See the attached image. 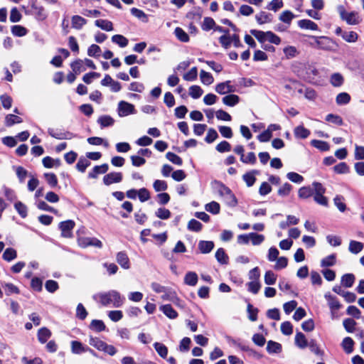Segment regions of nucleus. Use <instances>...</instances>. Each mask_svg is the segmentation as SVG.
Masks as SVG:
<instances>
[{
    "mask_svg": "<svg viewBox=\"0 0 364 364\" xmlns=\"http://www.w3.org/2000/svg\"><path fill=\"white\" fill-rule=\"evenodd\" d=\"M265 36L266 41H269V43L275 45H279L281 43L280 38L272 31H266Z\"/></svg>",
    "mask_w": 364,
    "mask_h": 364,
    "instance_id": "54",
    "label": "nucleus"
},
{
    "mask_svg": "<svg viewBox=\"0 0 364 364\" xmlns=\"http://www.w3.org/2000/svg\"><path fill=\"white\" fill-rule=\"evenodd\" d=\"M350 100V96L346 92L339 93L336 99L338 105H346Z\"/></svg>",
    "mask_w": 364,
    "mask_h": 364,
    "instance_id": "56",
    "label": "nucleus"
},
{
    "mask_svg": "<svg viewBox=\"0 0 364 364\" xmlns=\"http://www.w3.org/2000/svg\"><path fill=\"white\" fill-rule=\"evenodd\" d=\"M161 299L164 301H170L175 304H178L177 302L179 301L176 291L168 288L166 289V291H164Z\"/></svg>",
    "mask_w": 364,
    "mask_h": 364,
    "instance_id": "14",
    "label": "nucleus"
},
{
    "mask_svg": "<svg viewBox=\"0 0 364 364\" xmlns=\"http://www.w3.org/2000/svg\"><path fill=\"white\" fill-rule=\"evenodd\" d=\"M14 207L21 218H24L27 216V207L23 203L18 201L14 204Z\"/></svg>",
    "mask_w": 364,
    "mask_h": 364,
    "instance_id": "58",
    "label": "nucleus"
},
{
    "mask_svg": "<svg viewBox=\"0 0 364 364\" xmlns=\"http://www.w3.org/2000/svg\"><path fill=\"white\" fill-rule=\"evenodd\" d=\"M325 298L328 301V304L332 312L341 308V305L336 297L331 296L330 294H326Z\"/></svg>",
    "mask_w": 364,
    "mask_h": 364,
    "instance_id": "21",
    "label": "nucleus"
},
{
    "mask_svg": "<svg viewBox=\"0 0 364 364\" xmlns=\"http://www.w3.org/2000/svg\"><path fill=\"white\" fill-rule=\"evenodd\" d=\"M44 178L48 183V184L51 188H55L58 185V178L55 173H44Z\"/></svg>",
    "mask_w": 364,
    "mask_h": 364,
    "instance_id": "43",
    "label": "nucleus"
},
{
    "mask_svg": "<svg viewBox=\"0 0 364 364\" xmlns=\"http://www.w3.org/2000/svg\"><path fill=\"white\" fill-rule=\"evenodd\" d=\"M203 225L195 219H191L188 223V229L194 231L198 232L202 229Z\"/></svg>",
    "mask_w": 364,
    "mask_h": 364,
    "instance_id": "59",
    "label": "nucleus"
},
{
    "mask_svg": "<svg viewBox=\"0 0 364 364\" xmlns=\"http://www.w3.org/2000/svg\"><path fill=\"white\" fill-rule=\"evenodd\" d=\"M338 12L341 18L346 21L348 25H358L360 22V18L356 11H347L344 6L340 5L337 7Z\"/></svg>",
    "mask_w": 364,
    "mask_h": 364,
    "instance_id": "2",
    "label": "nucleus"
},
{
    "mask_svg": "<svg viewBox=\"0 0 364 364\" xmlns=\"http://www.w3.org/2000/svg\"><path fill=\"white\" fill-rule=\"evenodd\" d=\"M292 186L288 183H285L282 187L279 188L278 195L282 197L287 196L289 195Z\"/></svg>",
    "mask_w": 364,
    "mask_h": 364,
    "instance_id": "60",
    "label": "nucleus"
},
{
    "mask_svg": "<svg viewBox=\"0 0 364 364\" xmlns=\"http://www.w3.org/2000/svg\"><path fill=\"white\" fill-rule=\"evenodd\" d=\"M257 174H259V171L252 170L250 171L245 173L242 176V179L245 182L247 187H251L255 184L256 181L255 175Z\"/></svg>",
    "mask_w": 364,
    "mask_h": 364,
    "instance_id": "9",
    "label": "nucleus"
},
{
    "mask_svg": "<svg viewBox=\"0 0 364 364\" xmlns=\"http://www.w3.org/2000/svg\"><path fill=\"white\" fill-rule=\"evenodd\" d=\"M314 194L313 189L309 186H303L299 189L298 196L300 198L306 199Z\"/></svg>",
    "mask_w": 364,
    "mask_h": 364,
    "instance_id": "33",
    "label": "nucleus"
},
{
    "mask_svg": "<svg viewBox=\"0 0 364 364\" xmlns=\"http://www.w3.org/2000/svg\"><path fill=\"white\" fill-rule=\"evenodd\" d=\"M343 82L344 78L341 74L336 73L331 75L330 82L333 87H341Z\"/></svg>",
    "mask_w": 364,
    "mask_h": 364,
    "instance_id": "30",
    "label": "nucleus"
},
{
    "mask_svg": "<svg viewBox=\"0 0 364 364\" xmlns=\"http://www.w3.org/2000/svg\"><path fill=\"white\" fill-rule=\"evenodd\" d=\"M113 43L119 45L121 48H124L128 45V39L122 35L116 34L112 37Z\"/></svg>",
    "mask_w": 364,
    "mask_h": 364,
    "instance_id": "34",
    "label": "nucleus"
},
{
    "mask_svg": "<svg viewBox=\"0 0 364 364\" xmlns=\"http://www.w3.org/2000/svg\"><path fill=\"white\" fill-rule=\"evenodd\" d=\"M267 350L269 353H277L282 350V345L273 341H269L267 345Z\"/></svg>",
    "mask_w": 364,
    "mask_h": 364,
    "instance_id": "32",
    "label": "nucleus"
},
{
    "mask_svg": "<svg viewBox=\"0 0 364 364\" xmlns=\"http://www.w3.org/2000/svg\"><path fill=\"white\" fill-rule=\"evenodd\" d=\"M281 331L283 334L289 336L293 333V326L289 321H284L281 324Z\"/></svg>",
    "mask_w": 364,
    "mask_h": 364,
    "instance_id": "62",
    "label": "nucleus"
},
{
    "mask_svg": "<svg viewBox=\"0 0 364 364\" xmlns=\"http://www.w3.org/2000/svg\"><path fill=\"white\" fill-rule=\"evenodd\" d=\"M311 144L314 147H315L322 151H328L330 148L328 144L326 141L317 140V139L311 140Z\"/></svg>",
    "mask_w": 364,
    "mask_h": 364,
    "instance_id": "40",
    "label": "nucleus"
},
{
    "mask_svg": "<svg viewBox=\"0 0 364 364\" xmlns=\"http://www.w3.org/2000/svg\"><path fill=\"white\" fill-rule=\"evenodd\" d=\"M22 122V119L15 114H9L5 117V125L6 127H11L15 124H19Z\"/></svg>",
    "mask_w": 364,
    "mask_h": 364,
    "instance_id": "29",
    "label": "nucleus"
},
{
    "mask_svg": "<svg viewBox=\"0 0 364 364\" xmlns=\"http://www.w3.org/2000/svg\"><path fill=\"white\" fill-rule=\"evenodd\" d=\"M240 101V97L236 95H228L223 98V102L230 107L237 105Z\"/></svg>",
    "mask_w": 364,
    "mask_h": 364,
    "instance_id": "31",
    "label": "nucleus"
},
{
    "mask_svg": "<svg viewBox=\"0 0 364 364\" xmlns=\"http://www.w3.org/2000/svg\"><path fill=\"white\" fill-rule=\"evenodd\" d=\"M343 327L348 333H352L355 331L356 322L352 318H346L343 321Z\"/></svg>",
    "mask_w": 364,
    "mask_h": 364,
    "instance_id": "53",
    "label": "nucleus"
},
{
    "mask_svg": "<svg viewBox=\"0 0 364 364\" xmlns=\"http://www.w3.org/2000/svg\"><path fill=\"white\" fill-rule=\"evenodd\" d=\"M75 223L72 220L60 222L59 223V228L61 230V235L63 237L70 238L73 237V230Z\"/></svg>",
    "mask_w": 364,
    "mask_h": 364,
    "instance_id": "4",
    "label": "nucleus"
},
{
    "mask_svg": "<svg viewBox=\"0 0 364 364\" xmlns=\"http://www.w3.org/2000/svg\"><path fill=\"white\" fill-rule=\"evenodd\" d=\"M355 281V276L353 274H346L341 278V284L345 287H351Z\"/></svg>",
    "mask_w": 364,
    "mask_h": 364,
    "instance_id": "39",
    "label": "nucleus"
},
{
    "mask_svg": "<svg viewBox=\"0 0 364 364\" xmlns=\"http://www.w3.org/2000/svg\"><path fill=\"white\" fill-rule=\"evenodd\" d=\"M91 164L90 161L85 158H80L78 160L77 164H76V168L83 173L85 171L86 168L90 166Z\"/></svg>",
    "mask_w": 364,
    "mask_h": 364,
    "instance_id": "50",
    "label": "nucleus"
},
{
    "mask_svg": "<svg viewBox=\"0 0 364 364\" xmlns=\"http://www.w3.org/2000/svg\"><path fill=\"white\" fill-rule=\"evenodd\" d=\"M155 214L156 217L162 220H166L171 217L170 210L164 208H159Z\"/></svg>",
    "mask_w": 364,
    "mask_h": 364,
    "instance_id": "61",
    "label": "nucleus"
},
{
    "mask_svg": "<svg viewBox=\"0 0 364 364\" xmlns=\"http://www.w3.org/2000/svg\"><path fill=\"white\" fill-rule=\"evenodd\" d=\"M197 75L198 69L196 67H193L183 75V79L186 81H193L196 80Z\"/></svg>",
    "mask_w": 364,
    "mask_h": 364,
    "instance_id": "63",
    "label": "nucleus"
},
{
    "mask_svg": "<svg viewBox=\"0 0 364 364\" xmlns=\"http://www.w3.org/2000/svg\"><path fill=\"white\" fill-rule=\"evenodd\" d=\"M166 159L174 164L181 166L183 164L182 159L173 152H167L166 154Z\"/></svg>",
    "mask_w": 364,
    "mask_h": 364,
    "instance_id": "55",
    "label": "nucleus"
},
{
    "mask_svg": "<svg viewBox=\"0 0 364 364\" xmlns=\"http://www.w3.org/2000/svg\"><path fill=\"white\" fill-rule=\"evenodd\" d=\"M160 310L169 318L174 319L178 316V313L170 304L162 305Z\"/></svg>",
    "mask_w": 364,
    "mask_h": 364,
    "instance_id": "19",
    "label": "nucleus"
},
{
    "mask_svg": "<svg viewBox=\"0 0 364 364\" xmlns=\"http://www.w3.org/2000/svg\"><path fill=\"white\" fill-rule=\"evenodd\" d=\"M71 352L73 354H82L87 352V346H84L78 341H73L70 343Z\"/></svg>",
    "mask_w": 364,
    "mask_h": 364,
    "instance_id": "12",
    "label": "nucleus"
},
{
    "mask_svg": "<svg viewBox=\"0 0 364 364\" xmlns=\"http://www.w3.org/2000/svg\"><path fill=\"white\" fill-rule=\"evenodd\" d=\"M117 262L124 269L130 268V262L124 251L119 252L116 256Z\"/></svg>",
    "mask_w": 364,
    "mask_h": 364,
    "instance_id": "8",
    "label": "nucleus"
},
{
    "mask_svg": "<svg viewBox=\"0 0 364 364\" xmlns=\"http://www.w3.org/2000/svg\"><path fill=\"white\" fill-rule=\"evenodd\" d=\"M294 134L296 138L306 139L310 135V131L304 126L299 125L294 128Z\"/></svg>",
    "mask_w": 364,
    "mask_h": 364,
    "instance_id": "18",
    "label": "nucleus"
},
{
    "mask_svg": "<svg viewBox=\"0 0 364 364\" xmlns=\"http://www.w3.org/2000/svg\"><path fill=\"white\" fill-rule=\"evenodd\" d=\"M230 81H226L218 84L215 87V91L220 95H224L232 92V86L230 85Z\"/></svg>",
    "mask_w": 364,
    "mask_h": 364,
    "instance_id": "22",
    "label": "nucleus"
},
{
    "mask_svg": "<svg viewBox=\"0 0 364 364\" xmlns=\"http://www.w3.org/2000/svg\"><path fill=\"white\" fill-rule=\"evenodd\" d=\"M214 248V242L212 241L201 240L198 243V249L203 254L210 252Z\"/></svg>",
    "mask_w": 364,
    "mask_h": 364,
    "instance_id": "16",
    "label": "nucleus"
},
{
    "mask_svg": "<svg viewBox=\"0 0 364 364\" xmlns=\"http://www.w3.org/2000/svg\"><path fill=\"white\" fill-rule=\"evenodd\" d=\"M308 346L310 350L316 355L322 356L323 355V351L321 350L317 344L316 340L311 339L309 343Z\"/></svg>",
    "mask_w": 364,
    "mask_h": 364,
    "instance_id": "51",
    "label": "nucleus"
},
{
    "mask_svg": "<svg viewBox=\"0 0 364 364\" xmlns=\"http://www.w3.org/2000/svg\"><path fill=\"white\" fill-rule=\"evenodd\" d=\"M51 332L47 328H41L38 332V338L41 343H45L50 337Z\"/></svg>",
    "mask_w": 364,
    "mask_h": 364,
    "instance_id": "27",
    "label": "nucleus"
},
{
    "mask_svg": "<svg viewBox=\"0 0 364 364\" xmlns=\"http://www.w3.org/2000/svg\"><path fill=\"white\" fill-rule=\"evenodd\" d=\"M90 346L97 348L98 350L103 351L106 343L100 340L99 338L90 336L89 339Z\"/></svg>",
    "mask_w": 364,
    "mask_h": 364,
    "instance_id": "26",
    "label": "nucleus"
},
{
    "mask_svg": "<svg viewBox=\"0 0 364 364\" xmlns=\"http://www.w3.org/2000/svg\"><path fill=\"white\" fill-rule=\"evenodd\" d=\"M298 26L302 29L316 31L318 26L314 21L309 19H302L298 21Z\"/></svg>",
    "mask_w": 364,
    "mask_h": 364,
    "instance_id": "13",
    "label": "nucleus"
},
{
    "mask_svg": "<svg viewBox=\"0 0 364 364\" xmlns=\"http://www.w3.org/2000/svg\"><path fill=\"white\" fill-rule=\"evenodd\" d=\"M308 341L305 335L301 332H297L295 336V344L299 348L304 349L308 346Z\"/></svg>",
    "mask_w": 364,
    "mask_h": 364,
    "instance_id": "17",
    "label": "nucleus"
},
{
    "mask_svg": "<svg viewBox=\"0 0 364 364\" xmlns=\"http://www.w3.org/2000/svg\"><path fill=\"white\" fill-rule=\"evenodd\" d=\"M11 33L14 36H18V37H23L26 36L28 33L27 29L20 25H15L11 26Z\"/></svg>",
    "mask_w": 364,
    "mask_h": 364,
    "instance_id": "38",
    "label": "nucleus"
},
{
    "mask_svg": "<svg viewBox=\"0 0 364 364\" xmlns=\"http://www.w3.org/2000/svg\"><path fill=\"white\" fill-rule=\"evenodd\" d=\"M342 347L346 353H351L353 350L354 341L350 337H346L342 341Z\"/></svg>",
    "mask_w": 364,
    "mask_h": 364,
    "instance_id": "35",
    "label": "nucleus"
},
{
    "mask_svg": "<svg viewBox=\"0 0 364 364\" xmlns=\"http://www.w3.org/2000/svg\"><path fill=\"white\" fill-rule=\"evenodd\" d=\"M90 328L96 332H101L105 330L106 326L102 320L94 319L90 324Z\"/></svg>",
    "mask_w": 364,
    "mask_h": 364,
    "instance_id": "28",
    "label": "nucleus"
},
{
    "mask_svg": "<svg viewBox=\"0 0 364 364\" xmlns=\"http://www.w3.org/2000/svg\"><path fill=\"white\" fill-rule=\"evenodd\" d=\"M94 299L99 300L102 306H107L112 305L113 307H120L124 298L121 296L119 292L116 290H110L107 292L100 293L93 296Z\"/></svg>",
    "mask_w": 364,
    "mask_h": 364,
    "instance_id": "1",
    "label": "nucleus"
},
{
    "mask_svg": "<svg viewBox=\"0 0 364 364\" xmlns=\"http://www.w3.org/2000/svg\"><path fill=\"white\" fill-rule=\"evenodd\" d=\"M200 77L202 83L206 85H209L213 82V77L212 75L205 70H202L200 73Z\"/></svg>",
    "mask_w": 364,
    "mask_h": 364,
    "instance_id": "42",
    "label": "nucleus"
},
{
    "mask_svg": "<svg viewBox=\"0 0 364 364\" xmlns=\"http://www.w3.org/2000/svg\"><path fill=\"white\" fill-rule=\"evenodd\" d=\"M215 258L218 262L225 264L228 262V257L223 248H219L215 252Z\"/></svg>",
    "mask_w": 364,
    "mask_h": 364,
    "instance_id": "44",
    "label": "nucleus"
},
{
    "mask_svg": "<svg viewBox=\"0 0 364 364\" xmlns=\"http://www.w3.org/2000/svg\"><path fill=\"white\" fill-rule=\"evenodd\" d=\"M203 93V90L198 85H192L189 88V95L193 99L199 98Z\"/></svg>",
    "mask_w": 364,
    "mask_h": 364,
    "instance_id": "49",
    "label": "nucleus"
},
{
    "mask_svg": "<svg viewBox=\"0 0 364 364\" xmlns=\"http://www.w3.org/2000/svg\"><path fill=\"white\" fill-rule=\"evenodd\" d=\"M214 187L217 190L218 193L220 194V196L223 198L228 195L231 190L226 186L225 184H223L222 182L215 181H214Z\"/></svg>",
    "mask_w": 364,
    "mask_h": 364,
    "instance_id": "23",
    "label": "nucleus"
},
{
    "mask_svg": "<svg viewBox=\"0 0 364 364\" xmlns=\"http://www.w3.org/2000/svg\"><path fill=\"white\" fill-rule=\"evenodd\" d=\"M336 256L335 254L330 255L326 257L323 258L321 262V266L323 267H331L336 264Z\"/></svg>",
    "mask_w": 364,
    "mask_h": 364,
    "instance_id": "46",
    "label": "nucleus"
},
{
    "mask_svg": "<svg viewBox=\"0 0 364 364\" xmlns=\"http://www.w3.org/2000/svg\"><path fill=\"white\" fill-rule=\"evenodd\" d=\"M87 23V20L79 15H75L71 18L72 28L80 30Z\"/></svg>",
    "mask_w": 364,
    "mask_h": 364,
    "instance_id": "11",
    "label": "nucleus"
},
{
    "mask_svg": "<svg viewBox=\"0 0 364 364\" xmlns=\"http://www.w3.org/2000/svg\"><path fill=\"white\" fill-rule=\"evenodd\" d=\"M314 39V43H311V46H315L317 48L323 50H331L332 41L331 40L326 36L315 37L311 36Z\"/></svg>",
    "mask_w": 364,
    "mask_h": 364,
    "instance_id": "3",
    "label": "nucleus"
},
{
    "mask_svg": "<svg viewBox=\"0 0 364 364\" xmlns=\"http://www.w3.org/2000/svg\"><path fill=\"white\" fill-rule=\"evenodd\" d=\"M205 208L206 211H208L212 214L216 215L220 213V206L218 203H217L215 201H212V202L206 204L205 206Z\"/></svg>",
    "mask_w": 364,
    "mask_h": 364,
    "instance_id": "41",
    "label": "nucleus"
},
{
    "mask_svg": "<svg viewBox=\"0 0 364 364\" xmlns=\"http://www.w3.org/2000/svg\"><path fill=\"white\" fill-rule=\"evenodd\" d=\"M176 38L181 42L186 43L189 41V36L181 28L177 27L174 31Z\"/></svg>",
    "mask_w": 364,
    "mask_h": 364,
    "instance_id": "47",
    "label": "nucleus"
},
{
    "mask_svg": "<svg viewBox=\"0 0 364 364\" xmlns=\"http://www.w3.org/2000/svg\"><path fill=\"white\" fill-rule=\"evenodd\" d=\"M97 122L100 124L101 128L112 126L114 123V119L109 115H102L98 119Z\"/></svg>",
    "mask_w": 364,
    "mask_h": 364,
    "instance_id": "25",
    "label": "nucleus"
},
{
    "mask_svg": "<svg viewBox=\"0 0 364 364\" xmlns=\"http://www.w3.org/2000/svg\"><path fill=\"white\" fill-rule=\"evenodd\" d=\"M255 18L259 24H264L272 22V15L265 11H261L255 16Z\"/></svg>",
    "mask_w": 364,
    "mask_h": 364,
    "instance_id": "20",
    "label": "nucleus"
},
{
    "mask_svg": "<svg viewBox=\"0 0 364 364\" xmlns=\"http://www.w3.org/2000/svg\"><path fill=\"white\" fill-rule=\"evenodd\" d=\"M122 180V174L119 172H111L103 177V182L106 186L114 183H119Z\"/></svg>",
    "mask_w": 364,
    "mask_h": 364,
    "instance_id": "7",
    "label": "nucleus"
},
{
    "mask_svg": "<svg viewBox=\"0 0 364 364\" xmlns=\"http://www.w3.org/2000/svg\"><path fill=\"white\" fill-rule=\"evenodd\" d=\"M363 248V245L360 242L351 240L349 244V251L353 254L359 253Z\"/></svg>",
    "mask_w": 364,
    "mask_h": 364,
    "instance_id": "45",
    "label": "nucleus"
},
{
    "mask_svg": "<svg viewBox=\"0 0 364 364\" xmlns=\"http://www.w3.org/2000/svg\"><path fill=\"white\" fill-rule=\"evenodd\" d=\"M277 280V275L271 270L267 271L264 274V282L267 285L274 284Z\"/></svg>",
    "mask_w": 364,
    "mask_h": 364,
    "instance_id": "57",
    "label": "nucleus"
},
{
    "mask_svg": "<svg viewBox=\"0 0 364 364\" xmlns=\"http://www.w3.org/2000/svg\"><path fill=\"white\" fill-rule=\"evenodd\" d=\"M108 168L109 167L107 164H103L100 166H95L88 173V177L90 178H96L99 174L106 173L108 170Z\"/></svg>",
    "mask_w": 364,
    "mask_h": 364,
    "instance_id": "10",
    "label": "nucleus"
},
{
    "mask_svg": "<svg viewBox=\"0 0 364 364\" xmlns=\"http://www.w3.org/2000/svg\"><path fill=\"white\" fill-rule=\"evenodd\" d=\"M294 17V15L291 11H284L280 14L279 20L284 23L290 24Z\"/></svg>",
    "mask_w": 364,
    "mask_h": 364,
    "instance_id": "64",
    "label": "nucleus"
},
{
    "mask_svg": "<svg viewBox=\"0 0 364 364\" xmlns=\"http://www.w3.org/2000/svg\"><path fill=\"white\" fill-rule=\"evenodd\" d=\"M198 275L194 272H188L184 277V283L188 286H196L198 283Z\"/></svg>",
    "mask_w": 364,
    "mask_h": 364,
    "instance_id": "15",
    "label": "nucleus"
},
{
    "mask_svg": "<svg viewBox=\"0 0 364 364\" xmlns=\"http://www.w3.org/2000/svg\"><path fill=\"white\" fill-rule=\"evenodd\" d=\"M118 114L120 117H125L135 112L134 106L125 101H120L118 104Z\"/></svg>",
    "mask_w": 364,
    "mask_h": 364,
    "instance_id": "6",
    "label": "nucleus"
},
{
    "mask_svg": "<svg viewBox=\"0 0 364 364\" xmlns=\"http://www.w3.org/2000/svg\"><path fill=\"white\" fill-rule=\"evenodd\" d=\"M77 242L79 246L83 248H85L88 246H93L97 248L102 247V242L96 237H80L77 240Z\"/></svg>",
    "mask_w": 364,
    "mask_h": 364,
    "instance_id": "5",
    "label": "nucleus"
},
{
    "mask_svg": "<svg viewBox=\"0 0 364 364\" xmlns=\"http://www.w3.org/2000/svg\"><path fill=\"white\" fill-rule=\"evenodd\" d=\"M342 38L348 43H355L358 41V35L354 31H344Z\"/></svg>",
    "mask_w": 364,
    "mask_h": 364,
    "instance_id": "48",
    "label": "nucleus"
},
{
    "mask_svg": "<svg viewBox=\"0 0 364 364\" xmlns=\"http://www.w3.org/2000/svg\"><path fill=\"white\" fill-rule=\"evenodd\" d=\"M240 161L244 164H255L257 161V157L254 152H249L247 156L240 157Z\"/></svg>",
    "mask_w": 364,
    "mask_h": 364,
    "instance_id": "52",
    "label": "nucleus"
},
{
    "mask_svg": "<svg viewBox=\"0 0 364 364\" xmlns=\"http://www.w3.org/2000/svg\"><path fill=\"white\" fill-rule=\"evenodd\" d=\"M154 347L157 353L163 358H166L168 355V348L163 343L156 342L154 344Z\"/></svg>",
    "mask_w": 364,
    "mask_h": 364,
    "instance_id": "36",
    "label": "nucleus"
},
{
    "mask_svg": "<svg viewBox=\"0 0 364 364\" xmlns=\"http://www.w3.org/2000/svg\"><path fill=\"white\" fill-rule=\"evenodd\" d=\"M2 257L4 260L11 262L17 257V252L14 248H6L3 253Z\"/></svg>",
    "mask_w": 364,
    "mask_h": 364,
    "instance_id": "37",
    "label": "nucleus"
},
{
    "mask_svg": "<svg viewBox=\"0 0 364 364\" xmlns=\"http://www.w3.org/2000/svg\"><path fill=\"white\" fill-rule=\"evenodd\" d=\"M96 26L106 31H111L113 30L112 23L105 19H98L95 22Z\"/></svg>",
    "mask_w": 364,
    "mask_h": 364,
    "instance_id": "24",
    "label": "nucleus"
}]
</instances>
